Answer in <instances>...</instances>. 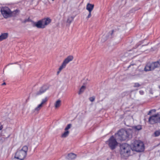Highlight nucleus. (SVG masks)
Instances as JSON below:
<instances>
[{
	"instance_id": "obj_1",
	"label": "nucleus",
	"mask_w": 160,
	"mask_h": 160,
	"mask_svg": "<svg viewBox=\"0 0 160 160\" xmlns=\"http://www.w3.org/2000/svg\"><path fill=\"white\" fill-rule=\"evenodd\" d=\"M132 148L128 144L126 143L121 144L120 146V154L122 158L126 159L130 154Z\"/></svg>"
},
{
	"instance_id": "obj_2",
	"label": "nucleus",
	"mask_w": 160,
	"mask_h": 160,
	"mask_svg": "<svg viewBox=\"0 0 160 160\" xmlns=\"http://www.w3.org/2000/svg\"><path fill=\"white\" fill-rule=\"evenodd\" d=\"M131 131L130 129H128L127 130L124 129H121L117 133L115 134V138L118 141H121L125 140L130 135Z\"/></svg>"
},
{
	"instance_id": "obj_3",
	"label": "nucleus",
	"mask_w": 160,
	"mask_h": 160,
	"mask_svg": "<svg viewBox=\"0 0 160 160\" xmlns=\"http://www.w3.org/2000/svg\"><path fill=\"white\" fill-rule=\"evenodd\" d=\"M28 150V146L26 145L24 146L22 148L18 149L14 155L16 157L24 160L27 156Z\"/></svg>"
},
{
	"instance_id": "obj_4",
	"label": "nucleus",
	"mask_w": 160,
	"mask_h": 160,
	"mask_svg": "<svg viewBox=\"0 0 160 160\" xmlns=\"http://www.w3.org/2000/svg\"><path fill=\"white\" fill-rule=\"evenodd\" d=\"M132 149L133 151L141 152L144 150V145L143 142L140 141H135L132 144Z\"/></svg>"
},
{
	"instance_id": "obj_5",
	"label": "nucleus",
	"mask_w": 160,
	"mask_h": 160,
	"mask_svg": "<svg viewBox=\"0 0 160 160\" xmlns=\"http://www.w3.org/2000/svg\"><path fill=\"white\" fill-rule=\"evenodd\" d=\"M113 136H111L109 139L106 142L109 148L112 150L114 149L118 145V142Z\"/></svg>"
},
{
	"instance_id": "obj_6",
	"label": "nucleus",
	"mask_w": 160,
	"mask_h": 160,
	"mask_svg": "<svg viewBox=\"0 0 160 160\" xmlns=\"http://www.w3.org/2000/svg\"><path fill=\"white\" fill-rule=\"evenodd\" d=\"M159 64L157 62H152L151 63H148L145 66L144 70L146 71H148L154 70L156 68L159 67Z\"/></svg>"
},
{
	"instance_id": "obj_7",
	"label": "nucleus",
	"mask_w": 160,
	"mask_h": 160,
	"mask_svg": "<svg viewBox=\"0 0 160 160\" xmlns=\"http://www.w3.org/2000/svg\"><path fill=\"white\" fill-rule=\"evenodd\" d=\"M148 122L151 124L160 122V114L157 113L150 117Z\"/></svg>"
},
{
	"instance_id": "obj_8",
	"label": "nucleus",
	"mask_w": 160,
	"mask_h": 160,
	"mask_svg": "<svg viewBox=\"0 0 160 160\" xmlns=\"http://www.w3.org/2000/svg\"><path fill=\"white\" fill-rule=\"evenodd\" d=\"M73 59L72 56L70 55L68 56L63 61L62 65L60 67L59 70V71L58 73H59L63 68H64L67 64L69 62L72 61Z\"/></svg>"
},
{
	"instance_id": "obj_9",
	"label": "nucleus",
	"mask_w": 160,
	"mask_h": 160,
	"mask_svg": "<svg viewBox=\"0 0 160 160\" xmlns=\"http://www.w3.org/2000/svg\"><path fill=\"white\" fill-rule=\"evenodd\" d=\"M2 14L4 18H7L10 16V10L7 7H4L1 9Z\"/></svg>"
},
{
	"instance_id": "obj_10",
	"label": "nucleus",
	"mask_w": 160,
	"mask_h": 160,
	"mask_svg": "<svg viewBox=\"0 0 160 160\" xmlns=\"http://www.w3.org/2000/svg\"><path fill=\"white\" fill-rule=\"evenodd\" d=\"M49 88L48 85H45L42 86L40 88V89L36 93V94L37 95H41L44 93Z\"/></svg>"
},
{
	"instance_id": "obj_11",
	"label": "nucleus",
	"mask_w": 160,
	"mask_h": 160,
	"mask_svg": "<svg viewBox=\"0 0 160 160\" xmlns=\"http://www.w3.org/2000/svg\"><path fill=\"white\" fill-rule=\"evenodd\" d=\"M35 25L38 28H45L42 20L36 22Z\"/></svg>"
},
{
	"instance_id": "obj_12",
	"label": "nucleus",
	"mask_w": 160,
	"mask_h": 160,
	"mask_svg": "<svg viewBox=\"0 0 160 160\" xmlns=\"http://www.w3.org/2000/svg\"><path fill=\"white\" fill-rule=\"evenodd\" d=\"M44 27L48 24L51 22V20L49 18H44L42 20Z\"/></svg>"
},
{
	"instance_id": "obj_13",
	"label": "nucleus",
	"mask_w": 160,
	"mask_h": 160,
	"mask_svg": "<svg viewBox=\"0 0 160 160\" xmlns=\"http://www.w3.org/2000/svg\"><path fill=\"white\" fill-rule=\"evenodd\" d=\"M94 7V5L89 3L87 4L86 9L89 12H91L93 9Z\"/></svg>"
},
{
	"instance_id": "obj_14",
	"label": "nucleus",
	"mask_w": 160,
	"mask_h": 160,
	"mask_svg": "<svg viewBox=\"0 0 160 160\" xmlns=\"http://www.w3.org/2000/svg\"><path fill=\"white\" fill-rule=\"evenodd\" d=\"M8 36V34L7 33H3L0 35V41L6 39Z\"/></svg>"
},
{
	"instance_id": "obj_15",
	"label": "nucleus",
	"mask_w": 160,
	"mask_h": 160,
	"mask_svg": "<svg viewBox=\"0 0 160 160\" xmlns=\"http://www.w3.org/2000/svg\"><path fill=\"white\" fill-rule=\"evenodd\" d=\"M61 104V101L59 99L57 100L54 103L55 108L57 109L59 108Z\"/></svg>"
},
{
	"instance_id": "obj_16",
	"label": "nucleus",
	"mask_w": 160,
	"mask_h": 160,
	"mask_svg": "<svg viewBox=\"0 0 160 160\" xmlns=\"http://www.w3.org/2000/svg\"><path fill=\"white\" fill-rule=\"evenodd\" d=\"M19 11L18 10H16L13 12H11V17H16L19 14Z\"/></svg>"
},
{
	"instance_id": "obj_17",
	"label": "nucleus",
	"mask_w": 160,
	"mask_h": 160,
	"mask_svg": "<svg viewBox=\"0 0 160 160\" xmlns=\"http://www.w3.org/2000/svg\"><path fill=\"white\" fill-rule=\"evenodd\" d=\"M76 156V154L73 153H71L68 154L67 158L68 159H72L75 158Z\"/></svg>"
},
{
	"instance_id": "obj_18",
	"label": "nucleus",
	"mask_w": 160,
	"mask_h": 160,
	"mask_svg": "<svg viewBox=\"0 0 160 160\" xmlns=\"http://www.w3.org/2000/svg\"><path fill=\"white\" fill-rule=\"evenodd\" d=\"M41 104H39L38 105V106L33 110V112H38L42 107Z\"/></svg>"
},
{
	"instance_id": "obj_19",
	"label": "nucleus",
	"mask_w": 160,
	"mask_h": 160,
	"mask_svg": "<svg viewBox=\"0 0 160 160\" xmlns=\"http://www.w3.org/2000/svg\"><path fill=\"white\" fill-rule=\"evenodd\" d=\"M69 132L68 131H65L62 134L61 137L62 138H65L68 137L69 135Z\"/></svg>"
},
{
	"instance_id": "obj_20",
	"label": "nucleus",
	"mask_w": 160,
	"mask_h": 160,
	"mask_svg": "<svg viewBox=\"0 0 160 160\" xmlns=\"http://www.w3.org/2000/svg\"><path fill=\"white\" fill-rule=\"evenodd\" d=\"M86 88V87L84 86H82L80 88L79 91L78 92V94L79 95L82 93L84 91Z\"/></svg>"
},
{
	"instance_id": "obj_21",
	"label": "nucleus",
	"mask_w": 160,
	"mask_h": 160,
	"mask_svg": "<svg viewBox=\"0 0 160 160\" xmlns=\"http://www.w3.org/2000/svg\"><path fill=\"white\" fill-rule=\"evenodd\" d=\"M73 19V18L72 17H69L67 20V22L70 25Z\"/></svg>"
},
{
	"instance_id": "obj_22",
	"label": "nucleus",
	"mask_w": 160,
	"mask_h": 160,
	"mask_svg": "<svg viewBox=\"0 0 160 160\" xmlns=\"http://www.w3.org/2000/svg\"><path fill=\"white\" fill-rule=\"evenodd\" d=\"M133 128L135 130H139L142 129L141 126L140 125L134 126L133 127Z\"/></svg>"
},
{
	"instance_id": "obj_23",
	"label": "nucleus",
	"mask_w": 160,
	"mask_h": 160,
	"mask_svg": "<svg viewBox=\"0 0 160 160\" xmlns=\"http://www.w3.org/2000/svg\"><path fill=\"white\" fill-rule=\"evenodd\" d=\"M155 137H158L160 135V130L156 131L154 133Z\"/></svg>"
},
{
	"instance_id": "obj_24",
	"label": "nucleus",
	"mask_w": 160,
	"mask_h": 160,
	"mask_svg": "<svg viewBox=\"0 0 160 160\" xmlns=\"http://www.w3.org/2000/svg\"><path fill=\"white\" fill-rule=\"evenodd\" d=\"M47 101V99L46 98L43 99H42V102L40 104H41V105L43 106V105Z\"/></svg>"
},
{
	"instance_id": "obj_25",
	"label": "nucleus",
	"mask_w": 160,
	"mask_h": 160,
	"mask_svg": "<svg viewBox=\"0 0 160 160\" xmlns=\"http://www.w3.org/2000/svg\"><path fill=\"white\" fill-rule=\"evenodd\" d=\"M72 126V124H68L65 129V131H68V130L70 129Z\"/></svg>"
},
{
	"instance_id": "obj_26",
	"label": "nucleus",
	"mask_w": 160,
	"mask_h": 160,
	"mask_svg": "<svg viewBox=\"0 0 160 160\" xmlns=\"http://www.w3.org/2000/svg\"><path fill=\"white\" fill-rule=\"evenodd\" d=\"M140 86V84L138 83H134V87H139Z\"/></svg>"
},
{
	"instance_id": "obj_27",
	"label": "nucleus",
	"mask_w": 160,
	"mask_h": 160,
	"mask_svg": "<svg viewBox=\"0 0 160 160\" xmlns=\"http://www.w3.org/2000/svg\"><path fill=\"white\" fill-rule=\"evenodd\" d=\"M152 111H153L154 112H156V110L155 109H152V110H150L148 113V115H150V114L152 113Z\"/></svg>"
},
{
	"instance_id": "obj_28",
	"label": "nucleus",
	"mask_w": 160,
	"mask_h": 160,
	"mask_svg": "<svg viewBox=\"0 0 160 160\" xmlns=\"http://www.w3.org/2000/svg\"><path fill=\"white\" fill-rule=\"evenodd\" d=\"M95 98L93 97H90L89 98V100L91 102H93Z\"/></svg>"
},
{
	"instance_id": "obj_29",
	"label": "nucleus",
	"mask_w": 160,
	"mask_h": 160,
	"mask_svg": "<svg viewBox=\"0 0 160 160\" xmlns=\"http://www.w3.org/2000/svg\"><path fill=\"white\" fill-rule=\"evenodd\" d=\"M139 92V93L141 95H143V94L144 93V92L143 91H142V90L140 91Z\"/></svg>"
},
{
	"instance_id": "obj_30",
	"label": "nucleus",
	"mask_w": 160,
	"mask_h": 160,
	"mask_svg": "<svg viewBox=\"0 0 160 160\" xmlns=\"http://www.w3.org/2000/svg\"><path fill=\"white\" fill-rule=\"evenodd\" d=\"M89 12V13L87 16V18H89L91 16V12Z\"/></svg>"
},
{
	"instance_id": "obj_31",
	"label": "nucleus",
	"mask_w": 160,
	"mask_h": 160,
	"mask_svg": "<svg viewBox=\"0 0 160 160\" xmlns=\"http://www.w3.org/2000/svg\"><path fill=\"white\" fill-rule=\"evenodd\" d=\"M3 128L1 124V123L0 122V130H1Z\"/></svg>"
},
{
	"instance_id": "obj_32",
	"label": "nucleus",
	"mask_w": 160,
	"mask_h": 160,
	"mask_svg": "<svg viewBox=\"0 0 160 160\" xmlns=\"http://www.w3.org/2000/svg\"><path fill=\"white\" fill-rule=\"evenodd\" d=\"M159 64V67H160V59L158 61H157Z\"/></svg>"
},
{
	"instance_id": "obj_33",
	"label": "nucleus",
	"mask_w": 160,
	"mask_h": 160,
	"mask_svg": "<svg viewBox=\"0 0 160 160\" xmlns=\"http://www.w3.org/2000/svg\"><path fill=\"white\" fill-rule=\"evenodd\" d=\"M28 19H26V20H24V22L25 23V22H28Z\"/></svg>"
},
{
	"instance_id": "obj_34",
	"label": "nucleus",
	"mask_w": 160,
	"mask_h": 160,
	"mask_svg": "<svg viewBox=\"0 0 160 160\" xmlns=\"http://www.w3.org/2000/svg\"><path fill=\"white\" fill-rule=\"evenodd\" d=\"M6 83L5 82H3V83H2V85H6Z\"/></svg>"
},
{
	"instance_id": "obj_35",
	"label": "nucleus",
	"mask_w": 160,
	"mask_h": 160,
	"mask_svg": "<svg viewBox=\"0 0 160 160\" xmlns=\"http://www.w3.org/2000/svg\"><path fill=\"white\" fill-rule=\"evenodd\" d=\"M107 39V38H105V39H104V40H103V39H102V42H104V41H105L106 39Z\"/></svg>"
},
{
	"instance_id": "obj_36",
	"label": "nucleus",
	"mask_w": 160,
	"mask_h": 160,
	"mask_svg": "<svg viewBox=\"0 0 160 160\" xmlns=\"http://www.w3.org/2000/svg\"><path fill=\"white\" fill-rule=\"evenodd\" d=\"M106 36L104 35H103L102 37V39H104L105 37Z\"/></svg>"
},
{
	"instance_id": "obj_37",
	"label": "nucleus",
	"mask_w": 160,
	"mask_h": 160,
	"mask_svg": "<svg viewBox=\"0 0 160 160\" xmlns=\"http://www.w3.org/2000/svg\"><path fill=\"white\" fill-rule=\"evenodd\" d=\"M131 65H129V66H128V68H129V67H131Z\"/></svg>"
},
{
	"instance_id": "obj_38",
	"label": "nucleus",
	"mask_w": 160,
	"mask_h": 160,
	"mask_svg": "<svg viewBox=\"0 0 160 160\" xmlns=\"http://www.w3.org/2000/svg\"><path fill=\"white\" fill-rule=\"evenodd\" d=\"M159 87L160 88V85L159 86Z\"/></svg>"
},
{
	"instance_id": "obj_39",
	"label": "nucleus",
	"mask_w": 160,
	"mask_h": 160,
	"mask_svg": "<svg viewBox=\"0 0 160 160\" xmlns=\"http://www.w3.org/2000/svg\"><path fill=\"white\" fill-rule=\"evenodd\" d=\"M159 144H160V143H159Z\"/></svg>"
}]
</instances>
